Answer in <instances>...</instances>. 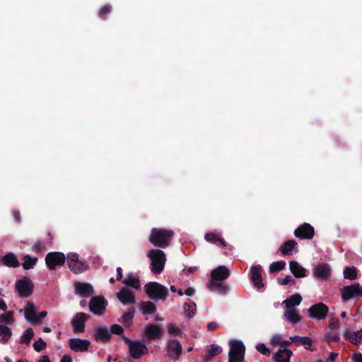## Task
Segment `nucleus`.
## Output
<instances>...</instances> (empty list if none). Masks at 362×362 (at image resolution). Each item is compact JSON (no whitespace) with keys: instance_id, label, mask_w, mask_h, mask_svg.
I'll return each mask as SVG.
<instances>
[{"instance_id":"40","label":"nucleus","mask_w":362,"mask_h":362,"mask_svg":"<svg viewBox=\"0 0 362 362\" xmlns=\"http://www.w3.org/2000/svg\"><path fill=\"white\" fill-rule=\"evenodd\" d=\"M34 337V332L31 327L27 328L21 337L20 343L28 345Z\"/></svg>"},{"instance_id":"18","label":"nucleus","mask_w":362,"mask_h":362,"mask_svg":"<svg viewBox=\"0 0 362 362\" xmlns=\"http://www.w3.org/2000/svg\"><path fill=\"white\" fill-rule=\"evenodd\" d=\"M251 280L254 286L258 289L264 286L262 278V267L260 265H254L251 267Z\"/></svg>"},{"instance_id":"19","label":"nucleus","mask_w":362,"mask_h":362,"mask_svg":"<svg viewBox=\"0 0 362 362\" xmlns=\"http://www.w3.org/2000/svg\"><path fill=\"white\" fill-rule=\"evenodd\" d=\"M117 297L124 305L135 303V297L133 291L124 288H122L117 293Z\"/></svg>"},{"instance_id":"29","label":"nucleus","mask_w":362,"mask_h":362,"mask_svg":"<svg viewBox=\"0 0 362 362\" xmlns=\"http://www.w3.org/2000/svg\"><path fill=\"white\" fill-rule=\"evenodd\" d=\"M204 239L209 243L221 245L223 247H226L227 245V243L224 239L218 237L216 233L212 232L206 233L204 235Z\"/></svg>"},{"instance_id":"17","label":"nucleus","mask_w":362,"mask_h":362,"mask_svg":"<svg viewBox=\"0 0 362 362\" xmlns=\"http://www.w3.org/2000/svg\"><path fill=\"white\" fill-rule=\"evenodd\" d=\"M75 292L81 297H89L93 293V287L88 283L76 282Z\"/></svg>"},{"instance_id":"61","label":"nucleus","mask_w":362,"mask_h":362,"mask_svg":"<svg viewBox=\"0 0 362 362\" xmlns=\"http://www.w3.org/2000/svg\"><path fill=\"white\" fill-rule=\"evenodd\" d=\"M60 362H73L72 357L70 355H64L61 358Z\"/></svg>"},{"instance_id":"5","label":"nucleus","mask_w":362,"mask_h":362,"mask_svg":"<svg viewBox=\"0 0 362 362\" xmlns=\"http://www.w3.org/2000/svg\"><path fill=\"white\" fill-rule=\"evenodd\" d=\"M122 339L125 344L129 345V354L133 358L139 359L148 353V348L144 343L139 341H132L124 335H122Z\"/></svg>"},{"instance_id":"23","label":"nucleus","mask_w":362,"mask_h":362,"mask_svg":"<svg viewBox=\"0 0 362 362\" xmlns=\"http://www.w3.org/2000/svg\"><path fill=\"white\" fill-rule=\"evenodd\" d=\"M1 263L9 268H17L21 265L16 255L13 252H8L1 257Z\"/></svg>"},{"instance_id":"25","label":"nucleus","mask_w":362,"mask_h":362,"mask_svg":"<svg viewBox=\"0 0 362 362\" xmlns=\"http://www.w3.org/2000/svg\"><path fill=\"white\" fill-rule=\"evenodd\" d=\"M289 268L291 272L296 278H303L307 276V270L296 261H291L289 262Z\"/></svg>"},{"instance_id":"54","label":"nucleus","mask_w":362,"mask_h":362,"mask_svg":"<svg viewBox=\"0 0 362 362\" xmlns=\"http://www.w3.org/2000/svg\"><path fill=\"white\" fill-rule=\"evenodd\" d=\"M282 338L280 335H274L271 339V343L273 346L281 344Z\"/></svg>"},{"instance_id":"31","label":"nucleus","mask_w":362,"mask_h":362,"mask_svg":"<svg viewBox=\"0 0 362 362\" xmlns=\"http://www.w3.org/2000/svg\"><path fill=\"white\" fill-rule=\"evenodd\" d=\"M284 316L288 321L294 325L301 321V316L297 313L296 309H288L284 312Z\"/></svg>"},{"instance_id":"4","label":"nucleus","mask_w":362,"mask_h":362,"mask_svg":"<svg viewBox=\"0 0 362 362\" xmlns=\"http://www.w3.org/2000/svg\"><path fill=\"white\" fill-rule=\"evenodd\" d=\"M228 362H243L245 347L241 341L231 340L229 342Z\"/></svg>"},{"instance_id":"36","label":"nucleus","mask_w":362,"mask_h":362,"mask_svg":"<svg viewBox=\"0 0 362 362\" xmlns=\"http://www.w3.org/2000/svg\"><path fill=\"white\" fill-rule=\"evenodd\" d=\"M12 335L11 329L4 325H0V342L6 344Z\"/></svg>"},{"instance_id":"53","label":"nucleus","mask_w":362,"mask_h":362,"mask_svg":"<svg viewBox=\"0 0 362 362\" xmlns=\"http://www.w3.org/2000/svg\"><path fill=\"white\" fill-rule=\"evenodd\" d=\"M339 327V322L338 319L332 318L328 325V327L331 329H337Z\"/></svg>"},{"instance_id":"50","label":"nucleus","mask_w":362,"mask_h":362,"mask_svg":"<svg viewBox=\"0 0 362 362\" xmlns=\"http://www.w3.org/2000/svg\"><path fill=\"white\" fill-rule=\"evenodd\" d=\"M109 331L110 332V334H115L122 336L123 335L122 334L124 332V329L121 325H117V324H114L110 326Z\"/></svg>"},{"instance_id":"43","label":"nucleus","mask_w":362,"mask_h":362,"mask_svg":"<svg viewBox=\"0 0 362 362\" xmlns=\"http://www.w3.org/2000/svg\"><path fill=\"white\" fill-rule=\"evenodd\" d=\"M286 267V262L284 261H278L272 263L269 266V272L271 274L276 273L279 271L283 270Z\"/></svg>"},{"instance_id":"41","label":"nucleus","mask_w":362,"mask_h":362,"mask_svg":"<svg viewBox=\"0 0 362 362\" xmlns=\"http://www.w3.org/2000/svg\"><path fill=\"white\" fill-rule=\"evenodd\" d=\"M184 309L187 317L192 318L196 313L197 305L194 302L189 301V303H185Z\"/></svg>"},{"instance_id":"62","label":"nucleus","mask_w":362,"mask_h":362,"mask_svg":"<svg viewBox=\"0 0 362 362\" xmlns=\"http://www.w3.org/2000/svg\"><path fill=\"white\" fill-rule=\"evenodd\" d=\"M123 277L122 269L121 267L117 268V280L120 281Z\"/></svg>"},{"instance_id":"44","label":"nucleus","mask_w":362,"mask_h":362,"mask_svg":"<svg viewBox=\"0 0 362 362\" xmlns=\"http://www.w3.org/2000/svg\"><path fill=\"white\" fill-rule=\"evenodd\" d=\"M112 8L109 4H105L100 8L98 12V17L102 20H106V16L111 13Z\"/></svg>"},{"instance_id":"27","label":"nucleus","mask_w":362,"mask_h":362,"mask_svg":"<svg viewBox=\"0 0 362 362\" xmlns=\"http://www.w3.org/2000/svg\"><path fill=\"white\" fill-rule=\"evenodd\" d=\"M344 337L351 343L357 344L362 341V329L356 332L346 330L344 333Z\"/></svg>"},{"instance_id":"11","label":"nucleus","mask_w":362,"mask_h":362,"mask_svg":"<svg viewBox=\"0 0 362 362\" xmlns=\"http://www.w3.org/2000/svg\"><path fill=\"white\" fill-rule=\"evenodd\" d=\"M69 268L75 274H79L86 271L88 265L78 260V255L76 253H70L67 257Z\"/></svg>"},{"instance_id":"51","label":"nucleus","mask_w":362,"mask_h":362,"mask_svg":"<svg viewBox=\"0 0 362 362\" xmlns=\"http://www.w3.org/2000/svg\"><path fill=\"white\" fill-rule=\"evenodd\" d=\"M257 350L263 355L269 356L271 354L270 349H268L264 344H259L256 346Z\"/></svg>"},{"instance_id":"58","label":"nucleus","mask_w":362,"mask_h":362,"mask_svg":"<svg viewBox=\"0 0 362 362\" xmlns=\"http://www.w3.org/2000/svg\"><path fill=\"white\" fill-rule=\"evenodd\" d=\"M47 315V311H42L40 313H39L38 315H37V324L40 323V320L45 317Z\"/></svg>"},{"instance_id":"48","label":"nucleus","mask_w":362,"mask_h":362,"mask_svg":"<svg viewBox=\"0 0 362 362\" xmlns=\"http://www.w3.org/2000/svg\"><path fill=\"white\" fill-rule=\"evenodd\" d=\"M33 346L37 352H40L46 348L47 344L42 338H39Z\"/></svg>"},{"instance_id":"15","label":"nucleus","mask_w":362,"mask_h":362,"mask_svg":"<svg viewBox=\"0 0 362 362\" xmlns=\"http://www.w3.org/2000/svg\"><path fill=\"white\" fill-rule=\"evenodd\" d=\"M331 274L332 269L327 263L319 264L313 268L314 276L322 280H328L331 276Z\"/></svg>"},{"instance_id":"14","label":"nucleus","mask_w":362,"mask_h":362,"mask_svg":"<svg viewBox=\"0 0 362 362\" xmlns=\"http://www.w3.org/2000/svg\"><path fill=\"white\" fill-rule=\"evenodd\" d=\"M88 315L84 313H76L71 320V325L75 333L84 332L85 324Z\"/></svg>"},{"instance_id":"57","label":"nucleus","mask_w":362,"mask_h":362,"mask_svg":"<svg viewBox=\"0 0 362 362\" xmlns=\"http://www.w3.org/2000/svg\"><path fill=\"white\" fill-rule=\"evenodd\" d=\"M195 293L194 288L188 287L185 290V294L188 296H192Z\"/></svg>"},{"instance_id":"21","label":"nucleus","mask_w":362,"mask_h":362,"mask_svg":"<svg viewBox=\"0 0 362 362\" xmlns=\"http://www.w3.org/2000/svg\"><path fill=\"white\" fill-rule=\"evenodd\" d=\"M94 339L97 341L106 343L111 339V334L107 327H98L95 329Z\"/></svg>"},{"instance_id":"63","label":"nucleus","mask_w":362,"mask_h":362,"mask_svg":"<svg viewBox=\"0 0 362 362\" xmlns=\"http://www.w3.org/2000/svg\"><path fill=\"white\" fill-rule=\"evenodd\" d=\"M197 270V267H191L188 268L187 270L186 269H183V272H185L187 274H193Z\"/></svg>"},{"instance_id":"32","label":"nucleus","mask_w":362,"mask_h":362,"mask_svg":"<svg viewBox=\"0 0 362 362\" xmlns=\"http://www.w3.org/2000/svg\"><path fill=\"white\" fill-rule=\"evenodd\" d=\"M208 288L211 291H217L220 294H226L228 291V286L223 283L211 281L208 284Z\"/></svg>"},{"instance_id":"38","label":"nucleus","mask_w":362,"mask_h":362,"mask_svg":"<svg viewBox=\"0 0 362 362\" xmlns=\"http://www.w3.org/2000/svg\"><path fill=\"white\" fill-rule=\"evenodd\" d=\"M141 309L144 315H151L156 311V306L151 301H146L141 304Z\"/></svg>"},{"instance_id":"26","label":"nucleus","mask_w":362,"mask_h":362,"mask_svg":"<svg viewBox=\"0 0 362 362\" xmlns=\"http://www.w3.org/2000/svg\"><path fill=\"white\" fill-rule=\"evenodd\" d=\"M25 318L32 324H37L35 308L33 303L29 302L24 310Z\"/></svg>"},{"instance_id":"59","label":"nucleus","mask_w":362,"mask_h":362,"mask_svg":"<svg viewBox=\"0 0 362 362\" xmlns=\"http://www.w3.org/2000/svg\"><path fill=\"white\" fill-rule=\"evenodd\" d=\"M352 359L354 362H362V354L358 353L353 356Z\"/></svg>"},{"instance_id":"20","label":"nucleus","mask_w":362,"mask_h":362,"mask_svg":"<svg viewBox=\"0 0 362 362\" xmlns=\"http://www.w3.org/2000/svg\"><path fill=\"white\" fill-rule=\"evenodd\" d=\"M230 276V272L226 266H219L211 272V277L214 281H223Z\"/></svg>"},{"instance_id":"47","label":"nucleus","mask_w":362,"mask_h":362,"mask_svg":"<svg viewBox=\"0 0 362 362\" xmlns=\"http://www.w3.org/2000/svg\"><path fill=\"white\" fill-rule=\"evenodd\" d=\"M277 282L280 285L285 286L288 284L291 285H296V281L289 275L286 276L284 279L278 278Z\"/></svg>"},{"instance_id":"8","label":"nucleus","mask_w":362,"mask_h":362,"mask_svg":"<svg viewBox=\"0 0 362 362\" xmlns=\"http://www.w3.org/2000/svg\"><path fill=\"white\" fill-rule=\"evenodd\" d=\"M107 305V301L103 296H95L90 300L89 310L94 315H101L104 313Z\"/></svg>"},{"instance_id":"28","label":"nucleus","mask_w":362,"mask_h":362,"mask_svg":"<svg viewBox=\"0 0 362 362\" xmlns=\"http://www.w3.org/2000/svg\"><path fill=\"white\" fill-rule=\"evenodd\" d=\"M297 243L294 240H288L284 242L280 247L279 250L283 255H292L293 250L297 246Z\"/></svg>"},{"instance_id":"64","label":"nucleus","mask_w":362,"mask_h":362,"mask_svg":"<svg viewBox=\"0 0 362 362\" xmlns=\"http://www.w3.org/2000/svg\"><path fill=\"white\" fill-rule=\"evenodd\" d=\"M38 362H51L48 356H42Z\"/></svg>"},{"instance_id":"3","label":"nucleus","mask_w":362,"mask_h":362,"mask_svg":"<svg viewBox=\"0 0 362 362\" xmlns=\"http://www.w3.org/2000/svg\"><path fill=\"white\" fill-rule=\"evenodd\" d=\"M144 288L147 296L152 300H165L168 296V288L156 281L148 283Z\"/></svg>"},{"instance_id":"6","label":"nucleus","mask_w":362,"mask_h":362,"mask_svg":"<svg viewBox=\"0 0 362 362\" xmlns=\"http://www.w3.org/2000/svg\"><path fill=\"white\" fill-rule=\"evenodd\" d=\"M45 264L49 270H54L57 267H62L66 261L65 255L61 252H50L45 257Z\"/></svg>"},{"instance_id":"16","label":"nucleus","mask_w":362,"mask_h":362,"mask_svg":"<svg viewBox=\"0 0 362 362\" xmlns=\"http://www.w3.org/2000/svg\"><path fill=\"white\" fill-rule=\"evenodd\" d=\"M69 345L74 351L85 352L88 351L90 342L88 339L72 338L69 339Z\"/></svg>"},{"instance_id":"24","label":"nucleus","mask_w":362,"mask_h":362,"mask_svg":"<svg viewBox=\"0 0 362 362\" xmlns=\"http://www.w3.org/2000/svg\"><path fill=\"white\" fill-rule=\"evenodd\" d=\"M292 355L293 352L290 349L280 348L274 354L273 360L274 362H290Z\"/></svg>"},{"instance_id":"1","label":"nucleus","mask_w":362,"mask_h":362,"mask_svg":"<svg viewBox=\"0 0 362 362\" xmlns=\"http://www.w3.org/2000/svg\"><path fill=\"white\" fill-rule=\"evenodd\" d=\"M174 234L172 230L153 228L148 240L155 247L166 248L170 244Z\"/></svg>"},{"instance_id":"35","label":"nucleus","mask_w":362,"mask_h":362,"mask_svg":"<svg viewBox=\"0 0 362 362\" xmlns=\"http://www.w3.org/2000/svg\"><path fill=\"white\" fill-rule=\"evenodd\" d=\"M222 348L215 344L210 345V349L208 350V354L204 356L205 362H209L212 358L218 355L222 352Z\"/></svg>"},{"instance_id":"56","label":"nucleus","mask_w":362,"mask_h":362,"mask_svg":"<svg viewBox=\"0 0 362 362\" xmlns=\"http://www.w3.org/2000/svg\"><path fill=\"white\" fill-rule=\"evenodd\" d=\"M13 218L14 219L16 220V221L17 223H21V213L18 210H14L13 211Z\"/></svg>"},{"instance_id":"13","label":"nucleus","mask_w":362,"mask_h":362,"mask_svg":"<svg viewBox=\"0 0 362 362\" xmlns=\"http://www.w3.org/2000/svg\"><path fill=\"white\" fill-rule=\"evenodd\" d=\"M314 228L308 223H304L294 230V235L300 239L310 240L314 237Z\"/></svg>"},{"instance_id":"7","label":"nucleus","mask_w":362,"mask_h":362,"mask_svg":"<svg viewBox=\"0 0 362 362\" xmlns=\"http://www.w3.org/2000/svg\"><path fill=\"white\" fill-rule=\"evenodd\" d=\"M341 300L344 303L347 302L354 298L362 297V286L360 284L356 283L350 286H344L341 289Z\"/></svg>"},{"instance_id":"39","label":"nucleus","mask_w":362,"mask_h":362,"mask_svg":"<svg viewBox=\"0 0 362 362\" xmlns=\"http://www.w3.org/2000/svg\"><path fill=\"white\" fill-rule=\"evenodd\" d=\"M134 315V309L129 308L122 315V322L125 326H130L132 324V320Z\"/></svg>"},{"instance_id":"22","label":"nucleus","mask_w":362,"mask_h":362,"mask_svg":"<svg viewBox=\"0 0 362 362\" xmlns=\"http://www.w3.org/2000/svg\"><path fill=\"white\" fill-rule=\"evenodd\" d=\"M145 334L149 340L160 339L162 337L160 327L158 325L153 324H151L146 327Z\"/></svg>"},{"instance_id":"46","label":"nucleus","mask_w":362,"mask_h":362,"mask_svg":"<svg viewBox=\"0 0 362 362\" xmlns=\"http://www.w3.org/2000/svg\"><path fill=\"white\" fill-rule=\"evenodd\" d=\"M168 332L169 334H174L180 336L182 334L181 329L175 325L170 323L168 325Z\"/></svg>"},{"instance_id":"42","label":"nucleus","mask_w":362,"mask_h":362,"mask_svg":"<svg viewBox=\"0 0 362 362\" xmlns=\"http://www.w3.org/2000/svg\"><path fill=\"white\" fill-rule=\"evenodd\" d=\"M344 279L354 280L357 278V271L354 267H346L344 270Z\"/></svg>"},{"instance_id":"33","label":"nucleus","mask_w":362,"mask_h":362,"mask_svg":"<svg viewBox=\"0 0 362 362\" xmlns=\"http://www.w3.org/2000/svg\"><path fill=\"white\" fill-rule=\"evenodd\" d=\"M291 341L297 345L304 346L305 349H310L312 345V340L308 337L294 336L291 337Z\"/></svg>"},{"instance_id":"30","label":"nucleus","mask_w":362,"mask_h":362,"mask_svg":"<svg viewBox=\"0 0 362 362\" xmlns=\"http://www.w3.org/2000/svg\"><path fill=\"white\" fill-rule=\"evenodd\" d=\"M301 301V296L299 293H296L286 298L283 303L288 309H294L293 307L300 305Z\"/></svg>"},{"instance_id":"37","label":"nucleus","mask_w":362,"mask_h":362,"mask_svg":"<svg viewBox=\"0 0 362 362\" xmlns=\"http://www.w3.org/2000/svg\"><path fill=\"white\" fill-rule=\"evenodd\" d=\"M122 284L127 286L132 287L135 289L140 288V281L138 278L129 274L127 278L122 281Z\"/></svg>"},{"instance_id":"52","label":"nucleus","mask_w":362,"mask_h":362,"mask_svg":"<svg viewBox=\"0 0 362 362\" xmlns=\"http://www.w3.org/2000/svg\"><path fill=\"white\" fill-rule=\"evenodd\" d=\"M325 339L328 343L337 342L339 340V335L337 333H327Z\"/></svg>"},{"instance_id":"34","label":"nucleus","mask_w":362,"mask_h":362,"mask_svg":"<svg viewBox=\"0 0 362 362\" xmlns=\"http://www.w3.org/2000/svg\"><path fill=\"white\" fill-rule=\"evenodd\" d=\"M37 257H33L29 255H25L23 257V262L21 265L25 270L31 269L37 264Z\"/></svg>"},{"instance_id":"60","label":"nucleus","mask_w":362,"mask_h":362,"mask_svg":"<svg viewBox=\"0 0 362 362\" xmlns=\"http://www.w3.org/2000/svg\"><path fill=\"white\" fill-rule=\"evenodd\" d=\"M293 341H291V340L290 339V341L288 340H281V347H283L282 349H286V347L289 346L291 343Z\"/></svg>"},{"instance_id":"9","label":"nucleus","mask_w":362,"mask_h":362,"mask_svg":"<svg viewBox=\"0 0 362 362\" xmlns=\"http://www.w3.org/2000/svg\"><path fill=\"white\" fill-rule=\"evenodd\" d=\"M34 285L31 280L24 276L23 279L18 280L16 283V289L18 292L21 297H29L33 292Z\"/></svg>"},{"instance_id":"12","label":"nucleus","mask_w":362,"mask_h":362,"mask_svg":"<svg viewBox=\"0 0 362 362\" xmlns=\"http://www.w3.org/2000/svg\"><path fill=\"white\" fill-rule=\"evenodd\" d=\"M329 308L323 303H317L313 305L308 310L309 316L318 320H324L328 313Z\"/></svg>"},{"instance_id":"45","label":"nucleus","mask_w":362,"mask_h":362,"mask_svg":"<svg viewBox=\"0 0 362 362\" xmlns=\"http://www.w3.org/2000/svg\"><path fill=\"white\" fill-rule=\"evenodd\" d=\"M14 321L13 312L8 311L6 314H1L0 315V322L11 324Z\"/></svg>"},{"instance_id":"2","label":"nucleus","mask_w":362,"mask_h":362,"mask_svg":"<svg viewBox=\"0 0 362 362\" xmlns=\"http://www.w3.org/2000/svg\"><path fill=\"white\" fill-rule=\"evenodd\" d=\"M147 257L151 260V271L155 274H160L165 267L166 258L164 252L159 249L148 251Z\"/></svg>"},{"instance_id":"49","label":"nucleus","mask_w":362,"mask_h":362,"mask_svg":"<svg viewBox=\"0 0 362 362\" xmlns=\"http://www.w3.org/2000/svg\"><path fill=\"white\" fill-rule=\"evenodd\" d=\"M45 244L43 242L37 240L32 246V250L37 253H40L45 250Z\"/></svg>"},{"instance_id":"10","label":"nucleus","mask_w":362,"mask_h":362,"mask_svg":"<svg viewBox=\"0 0 362 362\" xmlns=\"http://www.w3.org/2000/svg\"><path fill=\"white\" fill-rule=\"evenodd\" d=\"M167 356L173 361H177L182 353V347L177 339H169L166 345Z\"/></svg>"},{"instance_id":"55","label":"nucleus","mask_w":362,"mask_h":362,"mask_svg":"<svg viewBox=\"0 0 362 362\" xmlns=\"http://www.w3.org/2000/svg\"><path fill=\"white\" fill-rule=\"evenodd\" d=\"M218 327V325L216 322H210L207 325V329L210 332H214Z\"/></svg>"}]
</instances>
